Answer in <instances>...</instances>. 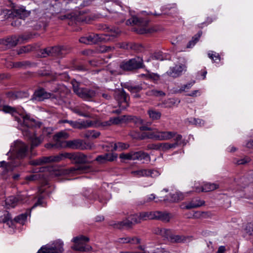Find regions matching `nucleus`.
I'll return each instance as SVG.
<instances>
[{
  "label": "nucleus",
  "instance_id": "obj_51",
  "mask_svg": "<svg viewBox=\"0 0 253 253\" xmlns=\"http://www.w3.org/2000/svg\"><path fill=\"white\" fill-rule=\"evenodd\" d=\"M84 137L87 139L95 138V130H87L84 133Z\"/></svg>",
  "mask_w": 253,
  "mask_h": 253
},
{
  "label": "nucleus",
  "instance_id": "obj_9",
  "mask_svg": "<svg viewBox=\"0 0 253 253\" xmlns=\"http://www.w3.org/2000/svg\"><path fill=\"white\" fill-rule=\"evenodd\" d=\"M67 52V48L64 46L48 47L42 50V54L44 57L47 55L57 58H62Z\"/></svg>",
  "mask_w": 253,
  "mask_h": 253
},
{
  "label": "nucleus",
  "instance_id": "obj_45",
  "mask_svg": "<svg viewBox=\"0 0 253 253\" xmlns=\"http://www.w3.org/2000/svg\"><path fill=\"white\" fill-rule=\"evenodd\" d=\"M195 84V81H193L188 83L186 84H184L180 87V88L177 91V92L181 93L183 91H185L186 89L188 90L191 88L192 86Z\"/></svg>",
  "mask_w": 253,
  "mask_h": 253
},
{
  "label": "nucleus",
  "instance_id": "obj_52",
  "mask_svg": "<svg viewBox=\"0 0 253 253\" xmlns=\"http://www.w3.org/2000/svg\"><path fill=\"white\" fill-rule=\"evenodd\" d=\"M166 56L162 53L161 52H156L154 55V58L155 59L159 60H163L165 59H169V58H167L165 57Z\"/></svg>",
  "mask_w": 253,
  "mask_h": 253
},
{
  "label": "nucleus",
  "instance_id": "obj_5",
  "mask_svg": "<svg viewBox=\"0 0 253 253\" xmlns=\"http://www.w3.org/2000/svg\"><path fill=\"white\" fill-rule=\"evenodd\" d=\"M144 67L142 58L139 56L124 61L120 64V68L125 71H134Z\"/></svg>",
  "mask_w": 253,
  "mask_h": 253
},
{
  "label": "nucleus",
  "instance_id": "obj_28",
  "mask_svg": "<svg viewBox=\"0 0 253 253\" xmlns=\"http://www.w3.org/2000/svg\"><path fill=\"white\" fill-rule=\"evenodd\" d=\"M71 124L75 128L83 129L90 126H91V122L88 121L81 122L71 121Z\"/></svg>",
  "mask_w": 253,
  "mask_h": 253
},
{
  "label": "nucleus",
  "instance_id": "obj_1",
  "mask_svg": "<svg viewBox=\"0 0 253 253\" xmlns=\"http://www.w3.org/2000/svg\"><path fill=\"white\" fill-rule=\"evenodd\" d=\"M65 159H69L72 163L76 165L75 167L71 168V170L73 172L77 171L80 172H86L89 170V167L84 165L87 162V157L81 152H64L55 156H42L30 160L29 164L34 166H41L52 162H59Z\"/></svg>",
  "mask_w": 253,
  "mask_h": 253
},
{
  "label": "nucleus",
  "instance_id": "obj_13",
  "mask_svg": "<svg viewBox=\"0 0 253 253\" xmlns=\"http://www.w3.org/2000/svg\"><path fill=\"white\" fill-rule=\"evenodd\" d=\"M51 95V93L47 92L43 87H39L35 90L32 99L33 100L42 101L50 98Z\"/></svg>",
  "mask_w": 253,
  "mask_h": 253
},
{
  "label": "nucleus",
  "instance_id": "obj_30",
  "mask_svg": "<svg viewBox=\"0 0 253 253\" xmlns=\"http://www.w3.org/2000/svg\"><path fill=\"white\" fill-rule=\"evenodd\" d=\"M155 211L150 212H142L140 213L139 219L146 220L148 219H155Z\"/></svg>",
  "mask_w": 253,
  "mask_h": 253
},
{
  "label": "nucleus",
  "instance_id": "obj_16",
  "mask_svg": "<svg viewBox=\"0 0 253 253\" xmlns=\"http://www.w3.org/2000/svg\"><path fill=\"white\" fill-rule=\"evenodd\" d=\"M23 125L29 128H40L42 123L39 121H36L34 119L31 118L28 114L23 115L22 117Z\"/></svg>",
  "mask_w": 253,
  "mask_h": 253
},
{
  "label": "nucleus",
  "instance_id": "obj_15",
  "mask_svg": "<svg viewBox=\"0 0 253 253\" xmlns=\"http://www.w3.org/2000/svg\"><path fill=\"white\" fill-rule=\"evenodd\" d=\"M71 2V0H52L51 4L54 12L58 13L68 8L67 5Z\"/></svg>",
  "mask_w": 253,
  "mask_h": 253
},
{
  "label": "nucleus",
  "instance_id": "obj_56",
  "mask_svg": "<svg viewBox=\"0 0 253 253\" xmlns=\"http://www.w3.org/2000/svg\"><path fill=\"white\" fill-rule=\"evenodd\" d=\"M129 122L133 123L137 126L141 125L143 123V120L142 119L134 116H131V118H130Z\"/></svg>",
  "mask_w": 253,
  "mask_h": 253
},
{
  "label": "nucleus",
  "instance_id": "obj_42",
  "mask_svg": "<svg viewBox=\"0 0 253 253\" xmlns=\"http://www.w3.org/2000/svg\"><path fill=\"white\" fill-rule=\"evenodd\" d=\"M147 169H142L138 170L132 171L131 174L137 177L147 176Z\"/></svg>",
  "mask_w": 253,
  "mask_h": 253
},
{
  "label": "nucleus",
  "instance_id": "obj_34",
  "mask_svg": "<svg viewBox=\"0 0 253 253\" xmlns=\"http://www.w3.org/2000/svg\"><path fill=\"white\" fill-rule=\"evenodd\" d=\"M202 34V31H199L196 35L193 37L192 40L189 42L186 47L188 48H192L199 41V38Z\"/></svg>",
  "mask_w": 253,
  "mask_h": 253
},
{
  "label": "nucleus",
  "instance_id": "obj_41",
  "mask_svg": "<svg viewBox=\"0 0 253 253\" xmlns=\"http://www.w3.org/2000/svg\"><path fill=\"white\" fill-rule=\"evenodd\" d=\"M129 146L128 144L122 142H118L114 144V147L112 148V150L115 151L118 149H120V150H124L127 149Z\"/></svg>",
  "mask_w": 253,
  "mask_h": 253
},
{
  "label": "nucleus",
  "instance_id": "obj_27",
  "mask_svg": "<svg viewBox=\"0 0 253 253\" xmlns=\"http://www.w3.org/2000/svg\"><path fill=\"white\" fill-rule=\"evenodd\" d=\"M20 92L18 91H6L0 94L1 98L5 96L9 100H13L17 99L19 96Z\"/></svg>",
  "mask_w": 253,
  "mask_h": 253
},
{
  "label": "nucleus",
  "instance_id": "obj_63",
  "mask_svg": "<svg viewBox=\"0 0 253 253\" xmlns=\"http://www.w3.org/2000/svg\"><path fill=\"white\" fill-rule=\"evenodd\" d=\"M168 143H160L159 151H166L169 150Z\"/></svg>",
  "mask_w": 253,
  "mask_h": 253
},
{
  "label": "nucleus",
  "instance_id": "obj_46",
  "mask_svg": "<svg viewBox=\"0 0 253 253\" xmlns=\"http://www.w3.org/2000/svg\"><path fill=\"white\" fill-rule=\"evenodd\" d=\"M109 225L114 229H122L121 221H111Z\"/></svg>",
  "mask_w": 253,
  "mask_h": 253
},
{
  "label": "nucleus",
  "instance_id": "obj_47",
  "mask_svg": "<svg viewBox=\"0 0 253 253\" xmlns=\"http://www.w3.org/2000/svg\"><path fill=\"white\" fill-rule=\"evenodd\" d=\"M31 50L32 47L30 45H26L20 48L17 51V53L19 55L25 53H28L31 51Z\"/></svg>",
  "mask_w": 253,
  "mask_h": 253
},
{
  "label": "nucleus",
  "instance_id": "obj_2",
  "mask_svg": "<svg viewBox=\"0 0 253 253\" xmlns=\"http://www.w3.org/2000/svg\"><path fill=\"white\" fill-rule=\"evenodd\" d=\"M11 9H0V19L4 20L11 19V25L19 27L25 24V18L30 15V12L26 10L24 7H18L11 1H9Z\"/></svg>",
  "mask_w": 253,
  "mask_h": 253
},
{
  "label": "nucleus",
  "instance_id": "obj_44",
  "mask_svg": "<svg viewBox=\"0 0 253 253\" xmlns=\"http://www.w3.org/2000/svg\"><path fill=\"white\" fill-rule=\"evenodd\" d=\"M245 232L247 235L253 236V222L247 224L245 228Z\"/></svg>",
  "mask_w": 253,
  "mask_h": 253
},
{
  "label": "nucleus",
  "instance_id": "obj_62",
  "mask_svg": "<svg viewBox=\"0 0 253 253\" xmlns=\"http://www.w3.org/2000/svg\"><path fill=\"white\" fill-rule=\"evenodd\" d=\"M102 148L107 151H114V150H112V148L114 147V144L113 143H109L104 145H102Z\"/></svg>",
  "mask_w": 253,
  "mask_h": 253
},
{
  "label": "nucleus",
  "instance_id": "obj_25",
  "mask_svg": "<svg viewBox=\"0 0 253 253\" xmlns=\"http://www.w3.org/2000/svg\"><path fill=\"white\" fill-rule=\"evenodd\" d=\"M117 157V154L107 153L104 155L98 156L96 158V161H98L100 163H103L106 161H113Z\"/></svg>",
  "mask_w": 253,
  "mask_h": 253
},
{
  "label": "nucleus",
  "instance_id": "obj_61",
  "mask_svg": "<svg viewBox=\"0 0 253 253\" xmlns=\"http://www.w3.org/2000/svg\"><path fill=\"white\" fill-rule=\"evenodd\" d=\"M174 140L175 142H177L178 145L180 144H183V145H186L185 141L182 140V136L180 134L177 135Z\"/></svg>",
  "mask_w": 253,
  "mask_h": 253
},
{
  "label": "nucleus",
  "instance_id": "obj_33",
  "mask_svg": "<svg viewBox=\"0 0 253 253\" xmlns=\"http://www.w3.org/2000/svg\"><path fill=\"white\" fill-rule=\"evenodd\" d=\"M95 36L92 37L91 36L87 37H82L79 39V42L81 43H83L86 44H92L95 43L94 38Z\"/></svg>",
  "mask_w": 253,
  "mask_h": 253
},
{
  "label": "nucleus",
  "instance_id": "obj_31",
  "mask_svg": "<svg viewBox=\"0 0 253 253\" xmlns=\"http://www.w3.org/2000/svg\"><path fill=\"white\" fill-rule=\"evenodd\" d=\"M187 238L178 235H174L172 233L170 237L169 242L171 243H184L186 241Z\"/></svg>",
  "mask_w": 253,
  "mask_h": 253
},
{
  "label": "nucleus",
  "instance_id": "obj_38",
  "mask_svg": "<svg viewBox=\"0 0 253 253\" xmlns=\"http://www.w3.org/2000/svg\"><path fill=\"white\" fill-rule=\"evenodd\" d=\"M114 49L113 47L112 46H106L104 45L102 46H96V53H104L107 52L112 50Z\"/></svg>",
  "mask_w": 253,
  "mask_h": 253
},
{
  "label": "nucleus",
  "instance_id": "obj_23",
  "mask_svg": "<svg viewBox=\"0 0 253 253\" xmlns=\"http://www.w3.org/2000/svg\"><path fill=\"white\" fill-rule=\"evenodd\" d=\"M155 219L160 220L164 222H168L172 217L171 213L166 211H155Z\"/></svg>",
  "mask_w": 253,
  "mask_h": 253
},
{
  "label": "nucleus",
  "instance_id": "obj_53",
  "mask_svg": "<svg viewBox=\"0 0 253 253\" xmlns=\"http://www.w3.org/2000/svg\"><path fill=\"white\" fill-rule=\"evenodd\" d=\"M182 199H183L182 196L178 193H176L175 194H173L171 196V201L173 202H176L182 200Z\"/></svg>",
  "mask_w": 253,
  "mask_h": 253
},
{
  "label": "nucleus",
  "instance_id": "obj_54",
  "mask_svg": "<svg viewBox=\"0 0 253 253\" xmlns=\"http://www.w3.org/2000/svg\"><path fill=\"white\" fill-rule=\"evenodd\" d=\"M147 176H151L152 177H156L158 176L160 173L157 170L154 169H147Z\"/></svg>",
  "mask_w": 253,
  "mask_h": 253
},
{
  "label": "nucleus",
  "instance_id": "obj_8",
  "mask_svg": "<svg viewBox=\"0 0 253 253\" xmlns=\"http://www.w3.org/2000/svg\"><path fill=\"white\" fill-rule=\"evenodd\" d=\"M176 133L173 131H155L148 133H143L141 135V139L145 138L155 139L158 140H169L173 137Z\"/></svg>",
  "mask_w": 253,
  "mask_h": 253
},
{
  "label": "nucleus",
  "instance_id": "obj_49",
  "mask_svg": "<svg viewBox=\"0 0 253 253\" xmlns=\"http://www.w3.org/2000/svg\"><path fill=\"white\" fill-rule=\"evenodd\" d=\"M15 168L12 165L11 161H10L9 162H6L4 161H2L0 162V168H3L6 169H8L9 168Z\"/></svg>",
  "mask_w": 253,
  "mask_h": 253
},
{
  "label": "nucleus",
  "instance_id": "obj_14",
  "mask_svg": "<svg viewBox=\"0 0 253 253\" xmlns=\"http://www.w3.org/2000/svg\"><path fill=\"white\" fill-rule=\"evenodd\" d=\"M114 95L118 104L123 105V103L125 105L128 104V101L129 100V97L123 88L116 89L114 90Z\"/></svg>",
  "mask_w": 253,
  "mask_h": 253
},
{
  "label": "nucleus",
  "instance_id": "obj_11",
  "mask_svg": "<svg viewBox=\"0 0 253 253\" xmlns=\"http://www.w3.org/2000/svg\"><path fill=\"white\" fill-rule=\"evenodd\" d=\"M63 242L61 240L56 241L54 247L42 246L37 253H62L63 251Z\"/></svg>",
  "mask_w": 253,
  "mask_h": 253
},
{
  "label": "nucleus",
  "instance_id": "obj_7",
  "mask_svg": "<svg viewBox=\"0 0 253 253\" xmlns=\"http://www.w3.org/2000/svg\"><path fill=\"white\" fill-rule=\"evenodd\" d=\"M72 241L74 243V244L71 247L73 250L87 252L92 248L90 246L85 244L89 241V238L84 235L75 237L73 238Z\"/></svg>",
  "mask_w": 253,
  "mask_h": 253
},
{
  "label": "nucleus",
  "instance_id": "obj_6",
  "mask_svg": "<svg viewBox=\"0 0 253 253\" xmlns=\"http://www.w3.org/2000/svg\"><path fill=\"white\" fill-rule=\"evenodd\" d=\"M148 21L146 19L138 18L136 16H132L126 21V24L128 25L133 24L138 26V28H134L133 30L139 34H143L149 31L146 28L148 24Z\"/></svg>",
  "mask_w": 253,
  "mask_h": 253
},
{
  "label": "nucleus",
  "instance_id": "obj_50",
  "mask_svg": "<svg viewBox=\"0 0 253 253\" xmlns=\"http://www.w3.org/2000/svg\"><path fill=\"white\" fill-rule=\"evenodd\" d=\"M146 150H159L160 149V143H152L149 144L146 146Z\"/></svg>",
  "mask_w": 253,
  "mask_h": 253
},
{
  "label": "nucleus",
  "instance_id": "obj_64",
  "mask_svg": "<svg viewBox=\"0 0 253 253\" xmlns=\"http://www.w3.org/2000/svg\"><path fill=\"white\" fill-rule=\"evenodd\" d=\"M91 194L88 195V194L90 193V191H87L84 193V196L86 197L87 199H89L92 201H94L95 199V196L94 194L93 193V190H91Z\"/></svg>",
  "mask_w": 253,
  "mask_h": 253
},
{
  "label": "nucleus",
  "instance_id": "obj_18",
  "mask_svg": "<svg viewBox=\"0 0 253 253\" xmlns=\"http://www.w3.org/2000/svg\"><path fill=\"white\" fill-rule=\"evenodd\" d=\"M122 229L125 227L126 229L131 228L135 224L140 222L137 214H131L125 219L121 221Z\"/></svg>",
  "mask_w": 253,
  "mask_h": 253
},
{
  "label": "nucleus",
  "instance_id": "obj_57",
  "mask_svg": "<svg viewBox=\"0 0 253 253\" xmlns=\"http://www.w3.org/2000/svg\"><path fill=\"white\" fill-rule=\"evenodd\" d=\"M150 94L155 96H163L165 95V93L163 91L155 89L151 90Z\"/></svg>",
  "mask_w": 253,
  "mask_h": 253
},
{
  "label": "nucleus",
  "instance_id": "obj_32",
  "mask_svg": "<svg viewBox=\"0 0 253 253\" xmlns=\"http://www.w3.org/2000/svg\"><path fill=\"white\" fill-rule=\"evenodd\" d=\"M120 47L124 49H128L130 48L138 52L141 51L142 49V47L140 45H138L136 44H129L127 43H122Z\"/></svg>",
  "mask_w": 253,
  "mask_h": 253
},
{
  "label": "nucleus",
  "instance_id": "obj_43",
  "mask_svg": "<svg viewBox=\"0 0 253 253\" xmlns=\"http://www.w3.org/2000/svg\"><path fill=\"white\" fill-rule=\"evenodd\" d=\"M2 110L5 113H9L12 115L17 113V111L14 107L9 105H3Z\"/></svg>",
  "mask_w": 253,
  "mask_h": 253
},
{
  "label": "nucleus",
  "instance_id": "obj_19",
  "mask_svg": "<svg viewBox=\"0 0 253 253\" xmlns=\"http://www.w3.org/2000/svg\"><path fill=\"white\" fill-rule=\"evenodd\" d=\"M186 70V66L185 65H175L173 67L170 68L167 74L169 76L176 78L181 75L183 71H185Z\"/></svg>",
  "mask_w": 253,
  "mask_h": 253
},
{
  "label": "nucleus",
  "instance_id": "obj_4",
  "mask_svg": "<svg viewBox=\"0 0 253 253\" xmlns=\"http://www.w3.org/2000/svg\"><path fill=\"white\" fill-rule=\"evenodd\" d=\"M98 30L110 32V34L96 33V42L112 41L116 38L120 33L121 31L118 28H110L106 25L99 24L97 26Z\"/></svg>",
  "mask_w": 253,
  "mask_h": 253
},
{
  "label": "nucleus",
  "instance_id": "obj_12",
  "mask_svg": "<svg viewBox=\"0 0 253 253\" xmlns=\"http://www.w3.org/2000/svg\"><path fill=\"white\" fill-rule=\"evenodd\" d=\"M68 135L66 132L64 131H60L55 134L53 136V139L55 143H49L45 145V147L47 149L52 148H63V147L59 146L58 143L62 144V139H66L68 138Z\"/></svg>",
  "mask_w": 253,
  "mask_h": 253
},
{
  "label": "nucleus",
  "instance_id": "obj_36",
  "mask_svg": "<svg viewBox=\"0 0 253 253\" xmlns=\"http://www.w3.org/2000/svg\"><path fill=\"white\" fill-rule=\"evenodd\" d=\"M125 87L127 88L131 93H138L142 89V86L140 85H126Z\"/></svg>",
  "mask_w": 253,
  "mask_h": 253
},
{
  "label": "nucleus",
  "instance_id": "obj_39",
  "mask_svg": "<svg viewBox=\"0 0 253 253\" xmlns=\"http://www.w3.org/2000/svg\"><path fill=\"white\" fill-rule=\"evenodd\" d=\"M148 113L150 118L153 120H158L160 118L161 116V114L160 112L153 109L149 110Z\"/></svg>",
  "mask_w": 253,
  "mask_h": 253
},
{
  "label": "nucleus",
  "instance_id": "obj_3",
  "mask_svg": "<svg viewBox=\"0 0 253 253\" xmlns=\"http://www.w3.org/2000/svg\"><path fill=\"white\" fill-rule=\"evenodd\" d=\"M28 153L29 146L22 141L17 140L11 146L6 155L11 161L12 165L17 167L21 165L23 160L28 156Z\"/></svg>",
  "mask_w": 253,
  "mask_h": 253
},
{
  "label": "nucleus",
  "instance_id": "obj_20",
  "mask_svg": "<svg viewBox=\"0 0 253 253\" xmlns=\"http://www.w3.org/2000/svg\"><path fill=\"white\" fill-rule=\"evenodd\" d=\"M0 222L6 223L9 227L13 228L14 221L12 219L10 213L7 211L0 212Z\"/></svg>",
  "mask_w": 253,
  "mask_h": 253
},
{
  "label": "nucleus",
  "instance_id": "obj_55",
  "mask_svg": "<svg viewBox=\"0 0 253 253\" xmlns=\"http://www.w3.org/2000/svg\"><path fill=\"white\" fill-rule=\"evenodd\" d=\"M200 205H196L195 204V201L194 200L192 201L191 202L188 203L183 208L187 209V210H190L192 209H195L199 207Z\"/></svg>",
  "mask_w": 253,
  "mask_h": 253
},
{
  "label": "nucleus",
  "instance_id": "obj_37",
  "mask_svg": "<svg viewBox=\"0 0 253 253\" xmlns=\"http://www.w3.org/2000/svg\"><path fill=\"white\" fill-rule=\"evenodd\" d=\"M28 216V213L27 212L20 214L17 216H16L14 219L13 220L14 222H17L19 223H22L25 222Z\"/></svg>",
  "mask_w": 253,
  "mask_h": 253
},
{
  "label": "nucleus",
  "instance_id": "obj_29",
  "mask_svg": "<svg viewBox=\"0 0 253 253\" xmlns=\"http://www.w3.org/2000/svg\"><path fill=\"white\" fill-rule=\"evenodd\" d=\"M219 185L215 183H206L204 184V185L201 188V190H198L199 188H196L197 192H208L210 191H211L214 190L217 188H218Z\"/></svg>",
  "mask_w": 253,
  "mask_h": 253
},
{
  "label": "nucleus",
  "instance_id": "obj_59",
  "mask_svg": "<svg viewBox=\"0 0 253 253\" xmlns=\"http://www.w3.org/2000/svg\"><path fill=\"white\" fill-rule=\"evenodd\" d=\"M119 108L115 110H114L113 111V113L119 114H120L123 110H125L127 107L128 106V104L126 105H122V104H119Z\"/></svg>",
  "mask_w": 253,
  "mask_h": 253
},
{
  "label": "nucleus",
  "instance_id": "obj_58",
  "mask_svg": "<svg viewBox=\"0 0 253 253\" xmlns=\"http://www.w3.org/2000/svg\"><path fill=\"white\" fill-rule=\"evenodd\" d=\"M121 123L119 117L111 118L109 123L106 122V125H110L111 124L118 125Z\"/></svg>",
  "mask_w": 253,
  "mask_h": 253
},
{
  "label": "nucleus",
  "instance_id": "obj_24",
  "mask_svg": "<svg viewBox=\"0 0 253 253\" xmlns=\"http://www.w3.org/2000/svg\"><path fill=\"white\" fill-rule=\"evenodd\" d=\"M150 160V157L148 153L141 151L137 152L133 151V160H145L149 161Z\"/></svg>",
  "mask_w": 253,
  "mask_h": 253
},
{
  "label": "nucleus",
  "instance_id": "obj_40",
  "mask_svg": "<svg viewBox=\"0 0 253 253\" xmlns=\"http://www.w3.org/2000/svg\"><path fill=\"white\" fill-rule=\"evenodd\" d=\"M42 143V140L38 137H31V149L33 150Z\"/></svg>",
  "mask_w": 253,
  "mask_h": 253
},
{
  "label": "nucleus",
  "instance_id": "obj_35",
  "mask_svg": "<svg viewBox=\"0 0 253 253\" xmlns=\"http://www.w3.org/2000/svg\"><path fill=\"white\" fill-rule=\"evenodd\" d=\"M33 37V35L30 33H24L23 34L17 36L19 42H26Z\"/></svg>",
  "mask_w": 253,
  "mask_h": 253
},
{
  "label": "nucleus",
  "instance_id": "obj_48",
  "mask_svg": "<svg viewBox=\"0 0 253 253\" xmlns=\"http://www.w3.org/2000/svg\"><path fill=\"white\" fill-rule=\"evenodd\" d=\"M120 158L122 159L133 160V151L128 153H122L120 155Z\"/></svg>",
  "mask_w": 253,
  "mask_h": 253
},
{
  "label": "nucleus",
  "instance_id": "obj_21",
  "mask_svg": "<svg viewBox=\"0 0 253 253\" xmlns=\"http://www.w3.org/2000/svg\"><path fill=\"white\" fill-rule=\"evenodd\" d=\"M172 231L170 229L157 227L154 230L155 234L162 236L165 240L169 241L170 237L172 234Z\"/></svg>",
  "mask_w": 253,
  "mask_h": 253
},
{
  "label": "nucleus",
  "instance_id": "obj_10",
  "mask_svg": "<svg viewBox=\"0 0 253 253\" xmlns=\"http://www.w3.org/2000/svg\"><path fill=\"white\" fill-rule=\"evenodd\" d=\"M59 146L67 147L73 149L84 150L86 148L85 143L82 139H76L71 140H65L62 139V144L58 143Z\"/></svg>",
  "mask_w": 253,
  "mask_h": 253
},
{
  "label": "nucleus",
  "instance_id": "obj_17",
  "mask_svg": "<svg viewBox=\"0 0 253 253\" xmlns=\"http://www.w3.org/2000/svg\"><path fill=\"white\" fill-rule=\"evenodd\" d=\"M18 43V39L15 35L0 39V44L3 45L5 49H9L15 47Z\"/></svg>",
  "mask_w": 253,
  "mask_h": 253
},
{
  "label": "nucleus",
  "instance_id": "obj_22",
  "mask_svg": "<svg viewBox=\"0 0 253 253\" xmlns=\"http://www.w3.org/2000/svg\"><path fill=\"white\" fill-rule=\"evenodd\" d=\"M21 200L18 197L11 196L7 197L5 200V207L7 209L15 207L20 202Z\"/></svg>",
  "mask_w": 253,
  "mask_h": 253
},
{
  "label": "nucleus",
  "instance_id": "obj_26",
  "mask_svg": "<svg viewBox=\"0 0 253 253\" xmlns=\"http://www.w3.org/2000/svg\"><path fill=\"white\" fill-rule=\"evenodd\" d=\"M33 64V63L29 61H22L11 62L10 66H11L12 68H15L26 69L28 67H32Z\"/></svg>",
  "mask_w": 253,
  "mask_h": 253
},
{
  "label": "nucleus",
  "instance_id": "obj_60",
  "mask_svg": "<svg viewBox=\"0 0 253 253\" xmlns=\"http://www.w3.org/2000/svg\"><path fill=\"white\" fill-rule=\"evenodd\" d=\"M250 161H251L250 158L246 157L243 159H241L238 160L236 162V164L239 165H245V164L249 163Z\"/></svg>",
  "mask_w": 253,
  "mask_h": 253
}]
</instances>
